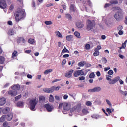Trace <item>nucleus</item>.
Here are the masks:
<instances>
[{"instance_id":"nucleus-1","label":"nucleus","mask_w":127,"mask_h":127,"mask_svg":"<svg viewBox=\"0 0 127 127\" xmlns=\"http://www.w3.org/2000/svg\"><path fill=\"white\" fill-rule=\"evenodd\" d=\"M15 18L17 22H19L22 19H24L25 17V11L23 9H19L16 11L15 14Z\"/></svg>"},{"instance_id":"nucleus-2","label":"nucleus","mask_w":127,"mask_h":127,"mask_svg":"<svg viewBox=\"0 0 127 127\" xmlns=\"http://www.w3.org/2000/svg\"><path fill=\"white\" fill-rule=\"evenodd\" d=\"M63 108L64 110L63 111V114H67V112L71 109V105L67 102H64L59 104V108Z\"/></svg>"},{"instance_id":"nucleus-3","label":"nucleus","mask_w":127,"mask_h":127,"mask_svg":"<svg viewBox=\"0 0 127 127\" xmlns=\"http://www.w3.org/2000/svg\"><path fill=\"white\" fill-rule=\"evenodd\" d=\"M95 25H96V23H95V21L94 20H88L87 22V27L86 29L88 31H90V30H93L94 27H95Z\"/></svg>"},{"instance_id":"nucleus-4","label":"nucleus","mask_w":127,"mask_h":127,"mask_svg":"<svg viewBox=\"0 0 127 127\" xmlns=\"http://www.w3.org/2000/svg\"><path fill=\"white\" fill-rule=\"evenodd\" d=\"M37 103H38V101L36 99V98L31 99L30 102V109L31 111H35L36 110V105H37Z\"/></svg>"},{"instance_id":"nucleus-5","label":"nucleus","mask_w":127,"mask_h":127,"mask_svg":"<svg viewBox=\"0 0 127 127\" xmlns=\"http://www.w3.org/2000/svg\"><path fill=\"white\" fill-rule=\"evenodd\" d=\"M106 80H107V81H109L108 82L109 84L110 85H114V84H116V83L120 80V76H117L113 79L110 78V77H106Z\"/></svg>"},{"instance_id":"nucleus-6","label":"nucleus","mask_w":127,"mask_h":127,"mask_svg":"<svg viewBox=\"0 0 127 127\" xmlns=\"http://www.w3.org/2000/svg\"><path fill=\"white\" fill-rule=\"evenodd\" d=\"M73 76L75 78H77L79 77V76H86V74H85L83 70H76L73 73Z\"/></svg>"},{"instance_id":"nucleus-7","label":"nucleus","mask_w":127,"mask_h":127,"mask_svg":"<svg viewBox=\"0 0 127 127\" xmlns=\"http://www.w3.org/2000/svg\"><path fill=\"white\" fill-rule=\"evenodd\" d=\"M114 18L117 21H121L123 19V15L122 12H117L114 15Z\"/></svg>"},{"instance_id":"nucleus-8","label":"nucleus","mask_w":127,"mask_h":127,"mask_svg":"<svg viewBox=\"0 0 127 127\" xmlns=\"http://www.w3.org/2000/svg\"><path fill=\"white\" fill-rule=\"evenodd\" d=\"M101 90H102V88L100 87L96 86L92 89H88V93H96L101 92Z\"/></svg>"},{"instance_id":"nucleus-9","label":"nucleus","mask_w":127,"mask_h":127,"mask_svg":"<svg viewBox=\"0 0 127 127\" xmlns=\"http://www.w3.org/2000/svg\"><path fill=\"white\" fill-rule=\"evenodd\" d=\"M44 107L46 108L48 112H52V110H53V106L49 104H45Z\"/></svg>"},{"instance_id":"nucleus-10","label":"nucleus","mask_w":127,"mask_h":127,"mask_svg":"<svg viewBox=\"0 0 127 127\" xmlns=\"http://www.w3.org/2000/svg\"><path fill=\"white\" fill-rule=\"evenodd\" d=\"M76 110L77 112H81V110H82V107L80 105H77V106L72 108L70 110V112L71 113H73V112H74V111H76Z\"/></svg>"},{"instance_id":"nucleus-11","label":"nucleus","mask_w":127,"mask_h":127,"mask_svg":"<svg viewBox=\"0 0 127 127\" xmlns=\"http://www.w3.org/2000/svg\"><path fill=\"white\" fill-rule=\"evenodd\" d=\"M73 73H74V70L71 69L65 74V77L66 78H72Z\"/></svg>"},{"instance_id":"nucleus-12","label":"nucleus","mask_w":127,"mask_h":127,"mask_svg":"<svg viewBox=\"0 0 127 127\" xmlns=\"http://www.w3.org/2000/svg\"><path fill=\"white\" fill-rule=\"evenodd\" d=\"M0 8L2 9H4V8H6V3L4 0H1L0 2Z\"/></svg>"},{"instance_id":"nucleus-13","label":"nucleus","mask_w":127,"mask_h":127,"mask_svg":"<svg viewBox=\"0 0 127 127\" xmlns=\"http://www.w3.org/2000/svg\"><path fill=\"white\" fill-rule=\"evenodd\" d=\"M5 116L7 121H11V120H12V118H13V114L11 113H9L7 115Z\"/></svg>"},{"instance_id":"nucleus-14","label":"nucleus","mask_w":127,"mask_h":127,"mask_svg":"<svg viewBox=\"0 0 127 127\" xmlns=\"http://www.w3.org/2000/svg\"><path fill=\"white\" fill-rule=\"evenodd\" d=\"M12 90H14V91H18V90H20V85L19 84H16L12 87Z\"/></svg>"},{"instance_id":"nucleus-15","label":"nucleus","mask_w":127,"mask_h":127,"mask_svg":"<svg viewBox=\"0 0 127 127\" xmlns=\"http://www.w3.org/2000/svg\"><path fill=\"white\" fill-rule=\"evenodd\" d=\"M8 94L9 95H10V96H12V97H15L17 95V92L12 91V90H10L8 91Z\"/></svg>"},{"instance_id":"nucleus-16","label":"nucleus","mask_w":127,"mask_h":127,"mask_svg":"<svg viewBox=\"0 0 127 127\" xmlns=\"http://www.w3.org/2000/svg\"><path fill=\"white\" fill-rule=\"evenodd\" d=\"M6 103V99L5 98L0 99V106H3Z\"/></svg>"},{"instance_id":"nucleus-17","label":"nucleus","mask_w":127,"mask_h":127,"mask_svg":"<svg viewBox=\"0 0 127 127\" xmlns=\"http://www.w3.org/2000/svg\"><path fill=\"white\" fill-rule=\"evenodd\" d=\"M43 91L45 93H52V87H51L50 88H44L43 89Z\"/></svg>"},{"instance_id":"nucleus-18","label":"nucleus","mask_w":127,"mask_h":127,"mask_svg":"<svg viewBox=\"0 0 127 127\" xmlns=\"http://www.w3.org/2000/svg\"><path fill=\"white\" fill-rule=\"evenodd\" d=\"M82 113L83 116H85L86 115H88V114H89V113L90 112H89V111H88V109L84 108L82 110Z\"/></svg>"},{"instance_id":"nucleus-19","label":"nucleus","mask_w":127,"mask_h":127,"mask_svg":"<svg viewBox=\"0 0 127 127\" xmlns=\"http://www.w3.org/2000/svg\"><path fill=\"white\" fill-rule=\"evenodd\" d=\"M76 26L78 28H82V27H84V24L80 22H78L76 23Z\"/></svg>"},{"instance_id":"nucleus-20","label":"nucleus","mask_w":127,"mask_h":127,"mask_svg":"<svg viewBox=\"0 0 127 127\" xmlns=\"http://www.w3.org/2000/svg\"><path fill=\"white\" fill-rule=\"evenodd\" d=\"M66 40L67 41H73V36L72 35H67L66 36Z\"/></svg>"},{"instance_id":"nucleus-21","label":"nucleus","mask_w":127,"mask_h":127,"mask_svg":"<svg viewBox=\"0 0 127 127\" xmlns=\"http://www.w3.org/2000/svg\"><path fill=\"white\" fill-rule=\"evenodd\" d=\"M24 104L23 103V102L22 101H19L17 104L16 106L17 107H19L20 108H22V107H23Z\"/></svg>"},{"instance_id":"nucleus-22","label":"nucleus","mask_w":127,"mask_h":127,"mask_svg":"<svg viewBox=\"0 0 127 127\" xmlns=\"http://www.w3.org/2000/svg\"><path fill=\"white\" fill-rule=\"evenodd\" d=\"M51 88H52V93H53L54 91H59V89H60L61 87L60 86H57V87L53 86Z\"/></svg>"},{"instance_id":"nucleus-23","label":"nucleus","mask_w":127,"mask_h":127,"mask_svg":"<svg viewBox=\"0 0 127 127\" xmlns=\"http://www.w3.org/2000/svg\"><path fill=\"white\" fill-rule=\"evenodd\" d=\"M69 53V51L66 48V47H64V49L62 50V52H61V55H62V53ZM61 55L60 56V57H61Z\"/></svg>"},{"instance_id":"nucleus-24","label":"nucleus","mask_w":127,"mask_h":127,"mask_svg":"<svg viewBox=\"0 0 127 127\" xmlns=\"http://www.w3.org/2000/svg\"><path fill=\"white\" fill-rule=\"evenodd\" d=\"M55 34L56 36H57L58 37H59L60 38H62V37H63V36H62V34H61V33H60V32L58 31H56Z\"/></svg>"},{"instance_id":"nucleus-25","label":"nucleus","mask_w":127,"mask_h":127,"mask_svg":"<svg viewBox=\"0 0 127 127\" xmlns=\"http://www.w3.org/2000/svg\"><path fill=\"white\" fill-rule=\"evenodd\" d=\"M9 111H10V109L8 107H6L3 109V114H7Z\"/></svg>"},{"instance_id":"nucleus-26","label":"nucleus","mask_w":127,"mask_h":127,"mask_svg":"<svg viewBox=\"0 0 127 127\" xmlns=\"http://www.w3.org/2000/svg\"><path fill=\"white\" fill-rule=\"evenodd\" d=\"M127 40H126L124 43H122V46L120 47V49H123L126 48V45H127Z\"/></svg>"},{"instance_id":"nucleus-27","label":"nucleus","mask_w":127,"mask_h":127,"mask_svg":"<svg viewBox=\"0 0 127 127\" xmlns=\"http://www.w3.org/2000/svg\"><path fill=\"white\" fill-rule=\"evenodd\" d=\"M6 120V115H3L0 118V121L1 123H3L4 121Z\"/></svg>"},{"instance_id":"nucleus-28","label":"nucleus","mask_w":127,"mask_h":127,"mask_svg":"<svg viewBox=\"0 0 127 127\" xmlns=\"http://www.w3.org/2000/svg\"><path fill=\"white\" fill-rule=\"evenodd\" d=\"M113 9L115 11H117V10H118L117 12H122V10L119 7H115L114 8H113Z\"/></svg>"},{"instance_id":"nucleus-29","label":"nucleus","mask_w":127,"mask_h":127,"mask_svg":"<svg viewBox=\"0 0 127 127\" xmlns=\"http://www.w3.org/2000/svg\"><path fill=\"white\" fill-rule=\"evenodd\" d=\"M78 66L79 67H84L85 66V62L82 61L79 63H78Z\"/></svg>"},{"instance_id":"nucleus-30","label":"nucleus","mask_w":127,"mask_h":127,"mask_svg":"<svg viewBox=\"0 0 127 127\" xmlns=\"http://www.w3.org/2000/svg\"><path fill=\"white\" fill-rule=\"evenodd\" d=\"M65 16L68 20H72V16L70 14H66L65 15Z\"/></svg>"},{"instance_id":"nucleus-31","label":"nucleus","mask_w":127,"mask_h":127,"mask_svg":"<svg viewBox=\"0 0 127 127\" xmlns=\"http://www.w3.org/2000/svg\"><path fill=\"white\" fill-rule=\"evenodd\" d=\"M74 35H75V36L76 37H77V38H81V34H80V33H79V32L75 31L74 32Z\"/></svg>"},{"instance_id":"nucleus-32","label":"nucleus","mask_w":127,"mask_h":127,"mask_svg":"<svg viewBox=\"0 0 127 127\" xmlns=\"http://www.w3.org/2000/svg\"><path fill=\"white\" fill-rule=\"evenodd\" d=\"M49 101L51 103H53V102H54V97H53V95L51 94L50 95Z\"/></svg>"},{"instance_id":"nucleus-33","label":"nucleus","mask_w":127,"mask_h":127,"mask_svg":"<svg viewBox=\"0 0 127 127\" xmlns=\"http://www.w3.org/2000/svg\"><path fill=\"white\" fill-rule=\"evenodd\" d=\"M70 11H75L76 10V7H75V5L72 4L70 5Z\"/></svg>"},{"instance_id":"nucleus-34","label":"nucleus","mask_w":127,"mask_h":127,"mask_svg":"<svg viewBox=\"0 0 127 127\" xmlns=\"http://www.w3.org/2000/svg\"><path fill=\"white\" fill-rule=\"evenodd\" d=\"M53 70L52 69H47L44 72V75H48L49 73H51L52 72Z\"/></svg>"},{"instance_id":"nucleus-35","label":"nucleus","mask_w":127,"mask_h":127,"mask_svg":"<svg viewBox=\"0 0 127 127\" xmlns=\"http://www.w3.org/2000/svg\"><path fill=\"white\" fill-rule=\"evenodd\" d=\"M18 53L17 52V51H14L12 54V57L13 58H14V57H16L17 56Z\"/></svg>"},{"instance_id":"nucleus-36","label":"nucleus","mask_w":127,"mask_h":127,"mask_svg":"<svg viewBox=\"0 0 127 127\" xmlns=\"http://www.w3.org/2000/svg\"><path fill=\"white\" fill-rule=\"evenodd\" d=\"M110 4H118V2L116 0H112L110 1Z\"/></svg>"},{"instance_id":"nucleus-37","label":"nucleus","mask_w":127,"mask_h":127,"mask_svg":"<svg viewBox=\"0 0 127 127\" xmlns=\"http://www.w3.org/2000/svg\"><path fill=\"white\" fill-rule=\"evenodd\" d=\"M94 53H93L94 56H98L100 55V52L97 50H94Z\"/></svg>"},{"instance_id":"nucleus-38","label":"nucleus","mask_w":127,"mask_h":127,"mask_svg":"<svg viewBox=\"0 0 127 127\" xmlns=\"http://www.w3.org/2000/svg\"><path fill=\"white\" fill-rule=\"evenodd\" d=\"M4 62V57L0 56V64H3Z\"/></svg>"},{"instance_id":"nucleus-39","label":"nucleus","mask_w":127,"mask_h":127,"mask_svg":"<svg viewBox=\"0 0 127 127\" xmlns=\"http://www.w3.org/2000/svg\"><path fill=\"white\" fill-rule=\"evenodd\" d=\"M91 117L93 118V119H96V120L100 118V116L96 114H94Z\"/></svg>"},{"instance_id":"nucleus-40","label":"nucleus","mask_w":127,"mask_h":127,"mask_svg":"<svg viewBox=\"0 0 127 127\" xmlns=\"http://www.w3.org/2000/svg\"><path fill=\"white\" fill-rule=\"evenodd\" d=\"M95 73L94 72H92L89 75V78L90 79H94V78H95Z\"/></svg>"},{"instance_id":"nucleus-41","label":"nucleus","mask_w":127,"mask_h":127,"mask_svg":"<svg viewBox=\"0 0 127 127\" xmlns=\"http://www.w3.org/2000/svg\"><path fill=\"white\" fill-rule=\"evenodd\" d=\"M45 24L46 25H51V24H52V22L51 21H45Z\"/></svg>"},{"instance_id":"nucleus-42","label":"nucleus","mask_w":127,"mask_h":127,"mask_svg":"<svg viewBox=\"0 0 127 127\" xmlns=\"http://www.w3.org/2000/svg\"><path fill=\"white\" fill-rule=\"evenodd\" d=\"M102 60V62H103V63H104V64H106V63H107V62H108V60H107V59H106V58H105V57H103Z\"/></svg>"},{"instance_id":"nucleus-43","label":"nucleus","mask_w":127,"mask_h":127,"mask_svg":"<svg viewBox=\"0 0 127 127\" xmlns=\"http://www.w3.org/2000/svg\"><path fill=\"white\" fill-rule=\"evenodd\" d=\"M91 47V45H90V44H87L85 45V49H86L87 50H89V49H90Z\"/></svg>"},{"instance_id":"nucleus-44","label":"nucleus","mask_w":127,"mask_h":127,"mask_svg":"<svg viewBox=\"0 0 127 127\" xmlns=\"http://www.w3.org/2000/svg\"><path fill=\"white\" fill-rule=\"evenodd\" d=\"M29 43H30L31 44H33L34 43V39H30L28 40Z\"/></svg>"},{"instance_id":"nucleus-45","label":"nucleus","mask_w":127,"mask_h":127,"mask_svg":"<svg viewBox=\"0 0 127 127\" xmlns=\"http://www.w3.org/2000/svg\"><path fill=\"white\" fill-rule=\"evenodd\" d=\"M106 102L107 103V104L110 106V107H112V103H111V102L110 101V100L106 99Z\"/></svg>"},{"instance_id":"nucleus-46","label":"nucleus","mask_w":127,"mask_h":127,"mask_svg":"<svg viewBox=\"0 0 127 127\" xmlns=\"http://www.w3.org/2000/svg\"><path fill=\"white\" fill-rule=\"evenodd\" d=\"M79 81H83L85 80V79H86V77H85V76H80L78 78Z\"/></svg>"},{"instance_id":"nucleus-47","label":"nucleus","mask_w":127,"mask_h":127,"mask_svg":"<svg viewBox=\"0 0 127 127\" xmlns=\"http://www.w3.org/2000/svg\"><path fill=\"white\" fill-rule=\"evenodd\" d=\"M66 59H64L62 62V66H64L65 64H66Z\"/></svg>"},{"instance_id":"nucleus-48","label":"nucleus","mask_w":127,"mask_h":127,"mask_svg":"<svg viewBox=\"0 0 127 127\" xmlns=\"http://www.w3.org/2000/svg\"><path fill=\"white\" fill-rule=\"evenodd\" d=\"M100 49H102V47L100 45H98L95 50L99 51V50H100Z\"/></svg>"},{"instance_id":"nucleus-49","label":"nucleus","mask_w":127,"mask_h":127,"mask_svg":"<svg viewBox=\"0 0 127 127\" xmlns=\"http://www.w3.org/2000/svg\"><path fill=\"white\" fill-rule=\"evenodd\" d=\"M111 4L110 3H106L105 4L104 7L105 8H107V7H109V6H111Z\"/></svg>"},{"instance_id":"nucleus-50","label":"nucleus","mask_w":127,"mask_h":127,"mask_svg":"<svg viewBox=\"0 0 127 127\" xmlns=\"http://www.w3.org/2000/svg\"><path fill=\"white\" fill-rule=\"evenodd\" d=\"M86 106H92V102L91 101H87L86 103Z\"/></svg>"},{"instance_id":"nucleus-51","label":"nucleus","mask_w":127,"mask_h":127,"mask_svg":"<svg viewBox=\"0 0 127 127\" xmlns=\"http://www.w3.org/2000/svg\"><path fill=\"white\" fill-rule=\"evenodd\" d=\"M108 75H113V74H114V71H113L112 70H110L108 72Z\"/></svg>"},{"instance_id":"nucleus-52","label":"nucleus","mask_w":127,"mask_h":127,"mask_svg":"<svg viewBox=\"0 0 127 127\" xmlns=\"http://www.w3.org/2000/svg\"><path fill=\"white\" fill-rule=\"evenodd\" d=\"M39 100L40 101H42L43 102H44V101H45V97L42 96L39 98Z\"/></svg>"},{"instance_id":"nucleus-53","label":"nucleus","mask_w":127,"mask_h":127,"mask_svg":"<svg viewBox=\"0 0 127 127\" xmlns=\"http://www.w3.org/2000/svg\"><path fill=\"white\" fill-rule=\"evenodd\" d=\"M9 34H10V35H13V34H14V32L12 31V30H10L9 31Z\"/></svg>"},{"instance_id":"nucleus-54","label":"nucleus","mask_w":127,"mask_h":127,"mask_svg":"<svg viewBox=\"0 0 127 127\" xmlns=\"http://www.w3.org/2000/svg\"><path fill=\"white\" fill-rule=\"evenodd\" d=\"M55 100H56V101H59V100H60V97H59V96L57 95H56L55 96Z\"/></svg>"},{"instance_id":"nucleus-55","label":"nucleus","mask_w":127,"mask_h":127,"mask_svg":"<svg viewBox=\"0 0 127 127\" xmlns=\"http://www.w3.org/2000/svg\"><path fill=\"white\" fill-rule=\"evenodd\" d=\"M122 29H123V26L119 25L118 27H117V30H122Z\"/></svg>"},{"instance_id":"nucleus-56","label":"nucleus","mask_w":127,"mask_h":127,"mask_svg":"<svg viewBox=\"0 0 127 127\" xmlns=\"http://www.w3.org/2000/svg\"><path fill=\"white\" fill-rule=\"evenodd\" d=\"M20 98H21V95H19L16 96L15 97L16 101H17V100H19V99H20Z\"/></svg>"},{"instance_id":"nucleus-57","label":"nucleus","mask_w":127,"mask_h":127,"mask_svg":"<svg viewBox=\"0 0 127 127\" xmlns=\"http://www.w3.org/2000/svg\"><path fill=\"white\" fill-rule=\"evenodd\" d=\"M68 95H67V94H65V95H64V100H67V99H68Z\"/></svg>"},{"instance_id":"nucleus-58","label":"nucleus","mask_w":127,"mask_h":127,"mask_svg":"<svg viewBox=\"0 0 127 127\" xmlns=\"http://www.w3.org/2000/svg\"><path fill=\"white\" fill-rule=\"evenodd\" d=\"M21 41H22V42L23 43H25V42H26V41L25 40V39H24V38H21L20 39Z\"/></svg>"},{"instance_id":"nucleus-59","label":"nucleus","mask_w":127,"mask_h":127,"mask_svg":"<svg viewBox=\"0 0 127 127\" xmlns=\"http://www.w3.org/2000/svg\"><path fill=\"white\" fill-rule=\"evenodd\" d=\"M110 68L109 66H108V67H106L104 68V71L105 72H107V71H109V70H110Z\"/></svg>"},{"instance_id":"nucleus-60","label":"nucleus","mask_w":127,"mask_h":127,"mask_svg":"<svg viewBox=\"0 0 127 127\" xmlns=\"http://www.w3.org/2000/svg\"><path fill=\"white\" fill-rule=\"evenodd\" d=\"M69 54H64V55L63 56V57H64V58H67L69 57Z\"/></svg>"},{"instance_id":"nucleus-61","label":"nucleus","mask_w":127,"mask_h":127,"mask_svg":"<svg viewBox=\"0 0 127 127\" xmlns=\"http://www.w3.org/2000/svg\"><path fill=\"white\" fill-rule=\"evenodd\" d=\"M123 33H124V32L121 30H119L118 32V34H119V35H122Z\"/></svg>"},{"instance_id":"nucleus-62","label":"nucleus","mask_w":127,"mask_h":127,"mask_svg":"<svg viewBox=\"0 0 127 127\" xmlns=\"http://www.w3.org/2000/svg\"><path fill=\"white\" fill-rule=\"evenodd\" d=\"M8 125V123H7V122H5L3 124V127H7Z\"/></svg>"},{"instance_id":"nucleus-63","label":"nucleus","mask_w":127,"mask_h":127,"mask_svg":"<svg viewBox=\"0 0 127 127\" xmlns=\"http://www.w3.org/2000/svg\"><path fill=\"white\" fill-rule=\"evenodd\" d=\"M8 25H13L12 21H8Z\"/></svg>"},{"instance_id":"nucleus-64","label":"nucleus","mask_w":127,"mask_h":127,"mask_svg":"<svg viewBox=\"0 0 127 127\" xmlns=\"http://www.w3.org/2000/svg\"><path fill=\"white\" fill-rule=\"evenodd\" d=\"M125 23L126 25H127V17H126L125 18Z\"/></svg>"}]
</instances>
